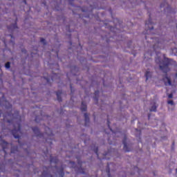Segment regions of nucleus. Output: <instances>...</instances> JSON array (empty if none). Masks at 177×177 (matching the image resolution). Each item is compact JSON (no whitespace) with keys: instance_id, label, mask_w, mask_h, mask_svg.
Listing matches in <instances>:
<instances>
[{"instance_id":"8","label":"nucleus","mask_w":177,"mask_h":177,"mask_svg":"<svg viewBox=\"0 0 177 177\" xmlns=\"http://www.w3.org/2000/svg\"><path fill=\"white\" fill-rule=\"evenodd\" d=\"M173 96H174V95L172 93H171L168 95V97H169V99H172Z\"/></svg>"},{"instance_id":"1","label":"nucleus","mask_w":177,"mask_h":177,"mask_svg":"<svg viewBox=\"0 0 177 177\" xmlns=\"http://www.w3.org/2000/svg\"><path fill=\"white\" fill-rule=\"evenodd\" d=\"M156 63H159V67L164 73H167V71L169 70L168 67V66H169L168 58L164 57V60L162 61L161 58L158 57L156 58Z\"/></svg>"},{"instance_id":"9","label":"nucleus","mask_w":177,"mask_h":177,"mask_svg":"<svg viewBox=\"0 0 177 177\" xmlns=\"http://www.w3.org/2000/svg\"><path fill=\"white\" fill-rule=\"evenodd\" d=\"M41 41L43 42V44H44L45 39H42L41 40Z\"/></svg>"},{"instance_id":"5","label":"nucleus","mask_w":177,"mask_h":177,"mask_svg":"<svg viewBox=\"0 0 177 177\" xmlns=\"http://www.w3.org/2000/svg\"><path fill=\"white\" fill-rule=\"evenodd\" d=\"M86 110V105L82 104V111H85Z\"/></svg>"},{"instance_id":"7","label":"nucleus","mask_w":177,"mask_h":177,"mask_svg":"<svg viewBox=\"0 0 177 177\" xmlns=\"http://www.w3.org/2000/svg\"><path fill=\"white\" fill-rule=\"evenodd\" d=\"M168 104H170L171 106H174V101L172 100H169L167 101Z\"/></svg>"},{"instance_id":"2","label":"nucleus","mask_w":177,"mask_h":177,"mask_svg":"<svg viewBox=\"0 0 177 177\" xmlns=\"http://www.w3.org/2000/svg\"><path fill=\"white\" fill-rule=\"evenodd\" d=\"M163 81H164L165 85H169V86H171V85H172V84L171 83V79H169V77H165L163 79Z\"/></svg>"},{"instance_id":"4","label":"nucleus","mask_w":177,"mask_h":177,"mask_svg":"<svg viewBox=\"0 0 177 177\" xmlns=\"http://www.w3.org/2000/svg\"><path fill=\"white\" fill-rule=\"evenodd\" d=\"M157 109V106L156 105H153L151 109H150V111H156Z\"/></svg>"},{"instance_id":"3","label":"nucleus","mask_w":177,"mask_h":177,"mask_svg":"<svg viewBox=\"0 0 177 177\" xmlns=\"http://www.w3.org/2000/svg\"><path fill=\"white\" fill-rule=\"evenodd\" d=\"M145 76H146L147 80H149V78H150V77L151 76V72L147 71L145 73Z\"/></svg>"},{"instance_id":"6","label":"nucleus","mask_w":177,"mask_h":177,"mask_svg":"<svg viewBox=\"0 0 177 177\" xmlns=\"http://www.w3.org/2000/svg\"><path fill=\"white\" fill-rule=\"evenodd\" d=\"M6 68H10V63L7 62L6 64Z\"/></svg>"}]
</instances>
